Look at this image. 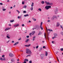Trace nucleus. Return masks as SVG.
Masks as SVG:
<instances>
[{"label": "nucleus", "mask_w": 63, "mask_h": 63, "mask_svg": "<svg viewBox=\"0 0 63 63\" xmlns=\"http://www.w3.org/2000/svg\"><path fill=\"white\" fill-rule=\"evenodd\" d=\"M26 52L27 53H28V54H29V53L30 54H31L32 53L31 52V50H30L29 49H26Z\"/></svg>", "instance_id": "nucleus-1"}, {"label": "nucleus", "mask_w": 63, "mask_h": 63, "mask_svg": "<svg viewBox=\"0 0 63 63\" xmlns=\"http://www.w3.org/2000/svg\"><path fill=\"white\" fill-rule=\"evenodd\" d=\"M45 3L47 4V5H52V3H50L49 2H47L46 1H45Z\"/></svg>", "instance_id": "nucleus-2"}, {"label": "nucleus", "mask_w": 63, "mask_h": 63, "mask_svg": "<svg viewBox=\"0 0 63 63\" xmlns=\"http://www.w3.org/2000/svg\"><path fill=\"white\" fill-rule=\"evenodd\" d=\"M51 8V6H47L45 7V8L47 9V10H48L49 8Z\"/></svg>", "instance_id": "nucleus-3"}, {"label": "nucleus", "mask_w": 63, "mask_h": 63, "mask_svg": "<svg viewBox=\"0 0 63 63\" xmlns=\"http://www.w3.org/2000/svg\"><path fill=\"white\" fill-rule=\"evenodd\" d=\"M40 28V27L38 25H36V27L35 28V29H37V30H39Z\"/></svg>", "instance_id": "nucleus-4"}, {"label": "nucleus", "mask_w": 63, "mask_h": 63, "mask_svg": "<svg viewBox=\"0 0 63 63\" xmlns=\"http://www.w3.org/2000/svg\"><path fill=\"white\" fill-rule=\"evenodd\" d=\"M0 60H1V61H5V58L4 57H3V58L2 59V58H0Z\"/></svg>", "instance_id": "nucleus-5"}, {"label": "nucleus", "mask_w": 63, "mask_h": 63, "mask_svg": "<svg viewBox=\"0 0 63 63\" xmlns=\"http://www.w3.org/2000/svg\"><path fill=\"white\" fill-rule=\"evenodd\" d=\"M9 55L10 57H13L14 56V55L13 54L11 53H10Z\"/></svg>", "instance_id": "nucleus-6"}, {"label": "nucleus", "mask_w": 63, "mask_h": 63, "mask_svg": "<svg viewBox=\"0 0 63 63\" xmlns=\"http://www.w3.org/2000/svg\"><path fill=\"white\" fill-rule=\"evenodd\" d=\"M19 24H17L16 25H14V27H17V26H19Z\"/></svg>", "instance_id": "nucleus-7"}, {"label": "nucleus", "mask_w": 63, "mask_h": 63, "mask_svg": "<svg viewBox=\"0 0 63 63\" xmlns=\"http://www.w3.org/2000/svg\"><path fill=\"white\" fill-rule=\"evenodd\" d=\"M10 37V35H9V34H7L6 36L7 38H8V39H10V37Z\"/></svg>", "instance_id": "nucleus-8"}, {"label": "nucleus", "mask_w": 63, "mask_h": 63, "mask_svg": "<svg viewBox=\"0 0 63 63\" xmlns=\"http://www.w3.org/2000/svg\"><path fill=\"white\" fill-rule=\"evenodd\" d=\"M58 12V10L57 9H56V10H55V14H56Z\"/></svg>", "instance_id": "nucleus-9"}, {"label": "nucleus", "mask_w": 63, "mask_h": 63, "mask_svg": "<svg viewBox=\"0 0 63 63\" xmlns=\"http://www.w3.org/2000/svg\"><path fill=\"white\" fill-rule=\"evenodd\" d=\"M60 25V24H59V22H57L56 25V26H57H57H59Z\"/></svg>", "instance_id": "nucleus-10"}, {"label": "nucleus", "mask_w": 63, "mask_h": 63, "mask_svg": "<svg viewBox=\"0 0 63 63\" xmlns=\"http://www.w3.org/2000/svg\"><path fill=\"white\" fill-rule=\"evenodd\" d=\"M30 46H31V44H30L28 45H25V46L26 47H30Z\"/></svg>", "instance_id": "nucleus-11"}, {"label": "nucleus", "mask_w": 63, "mask_h": 63, "mask_svg": "<svg viewBox=\"0 0 63 63\" xmlns=\"http://www.w3.org/2000/svg\"><path fill=\"white\" fill-rule=\"evenodd\" d=\"M11 28H6L5 29V31H7V30H9V29H11Z\"/></svg>", "instance_id": "nucleus-12"}, {"label": "nucleus", "mask_w": 63, "mask_h": 63, "mask_svg": "<svg viewBox=\"0 0 63 63\" xmlns=\"http://www.w3.org/2000/svg\"><path fill=\"white\" fill-rule=\"evenodd\" d=\"M35 33V31H33L32 32V35H34Z\"/></svg>", "instance_id": "nucleus-13"}, {"label": "nucleus", "mask_w": 63, "mask_h": 63, "mask_svg": "<svg viewBox=\"0 0 63 63\" xmlns=\"http://www.w3.org/2000/svg\"><path fill=\"white\" fill-rule=\"evenodd\" d=\"M52 18H53V19H54V18H57V16H53Z\"/></svg>", "instance_id": "nucleus-14"}, {"label": "nucleus", "mask_w": 63, "mask_h": 63, "mask_svg": "<svg viewBox=\"0 0 63 63\" xmlns=\"http://www.w3.org/2000/svg\"><path fill=\"white\" fill-rule=\"evenodd\" d=\"M11 62H14L15 61V60L14 59H12L11 60Z\"/></svg>", "instance_id": "nucleus-15"}, {"label": "nucleus", "mask_w": 63, "mask_h": 63, "mask_svg": "<svg viewBox=\"0 0 63 63\" xmlns=\"http://www.w3.org/2000/svg\"><path fill=\"white\" fill-rule=\"evenodd\" d=\"M42 24H43V22H42L41 23V25L40 26V28H41V27H42Z\"/></svg>", "instance_id": "nucleus-16"}, {"label": "nucleus", "mask_w": 63, "mask_h": 63, "mask_svg": "<svg viewBox=\"0 0 63 63\" xmlns=\"http://www.w3.org/2000/svg\"><path fill=\"white\" fill-rule=\"evenodd\" d=\"M41 57H44L45 56V55L44 54H41L40 55Z\"/></svg>", "instance_id": "nucleus-17"}, {"label": "nucleus", "mask_w": 63, "mask_h": 63, "mask_svg": "<svg viewBox=\"0 0 63 63\" xmlns=\"http://www.w3.org/2000/svg\"><path fill=\"white\" fill-rule=\"evenodd\" d=\"M45 52H46L45 56H47V54H48V53L47 51H46Z\"/></svg>", "instance_id": "nucleus-18"}, {"label": "nucleus", "mask_w": 63, "mask_h": 63, "mask_svg": "<svg viewBox=\"0 0 63 63\" xmlns=\"http://www.w3.org/2000/svg\"><path fill=\"white\" fill-rule=\"evenodd\" d=\"M36 38V37L34 36L32 38V40L33 41H34L35 40V39Z\"/></svg>", "instance_id": "nucleus-19"}, {"label": "nucleus", "mask_w": 63, "mask_h": 63, "mask_svg": "<svg viewBox=\"0 0 63 63\" xmlns=\"http://www.w3.org/2000/svg\"><path fill=\"white\" fill-rule=\"evenodd\" d=\"M24 61H26L27 62H28V59H25L24 60Z\"/></svg>", "instance_id": "nucleus-20"}, {"label": "nucleus", "mask_w": 63, "mask_h": 63, "mask_svg": "<svg viewBox=\"0 0 63 63\" xmlns=\"http://www.w3.org/2000/svg\"><path fill=\"white\" fill-rule=\"evenodd\" d=\"M29 39H27L25 41L26 43H27V42H28V41H29Z\"/></svg>", "instance_id": "nucleus-21"}, {"label": "nucleus", "mask_w": 63, "mask_h": 63, "mask_svg": "<svg viewBox=\"0 0 63 63\" xmlns=\"http://www.w3.org/2000/svg\"><path fill=\"white\" fill-rule=\"evenodd\" d=\"M54 36H57V35H58L57 34V33H54Z\"/></svg>", "instance_id": "nucleus-22"}, {"label": "nucleus", "mask_w": 63, "mask_h": 63, "mask_svg": "<svg viewBox=\"0 0 63 63\" xmlns=\"http://www.w3.org/2000/svg\"><path fill=\"white\" fill-rule=\"evenodd\" d=\"M48 30L49 31H52V32L53 31L52 30H50V29H48Z\"/></svg>", "instance_id": "nucleus-23"}, {"label": "nucleus", "mask_w": 63, "mask_h": 63, "mask_svg": "<svg viewBox=\"0 0 63 63\" xmlns=\"http://www.w3.org/2000/svg\"><path fill=\"white\" fill-rule=\"evenodd\" d=\"M29 16V15L28 14H26V15H24V16L25 17L27 16Z\"/></svg>", "instance_id": "nucleus-24"}, {"label": "nucleus", "mask_w": 63, "mask_h": 63, "mask_svg": "<svg viewBox=\"0 0 63 63\" xmlns=\"http://www.w3.org/2000/svg\"><path fill=\"white\" fill-rule=\"evenodd\" d=\"M26 7H27V6H26V5H25L24 6L23 8L26 9Z\"/></svg>", "instance_id": "nucleus-25"}, {"label": "nucleus", "mask_w": 63, "mask_h": 63, "mask_svg": "<svg viewBox=\"0 0 63 63\" xmlns=\"http://www.w3.org/2000/svg\"><path fill=\"white\" fill-rule=\"evenodd\" d=\"M42 33L41 32H40L39 33H38V35H41V34H42Z\"/></svg>", "instance_id": "nucleus-26"}, {"label": "nucleus", "mask_w": 63, "mask_h": 63, "mask_svg": "<svg viewBox=\"0 0 63 63\" xmlns=\"http://www.w3.org/2000/svg\"><path fill=\"white\" fill-rule=\"evenodd\" d=\"M14 21V20H11L10 22H13Z\"/></svg>", "instance_id": "nucleus-27"}, {"label": "nucleus", "mask_w": 63, "mask_h": 63, "mask_svg": "<svg viewBox=\"0 0 63 63\" xmlns=\"http://www.w3.org/2000/svg\"><path fill=\"white\" fill-rule=\"evenodd\" d=\"M32 19H33V20H34V21H36V19H34V17L32 18Z\"/></svg>", "instance_id": "nucleus-28"}, {"label": "nucleus", "mask_w": 63, "mask_h": 63, "mask_svg": "<svg viewBox=\"0 0 63 63\" xmlns=\"http://www.w3.org/2000/svg\"><path fill=\"white\" fill-rule=\"evenodd\" d=\"M30 10H31V11H33V7H32L30 9Z\"/></svg>", "instance_id": "nucleus-29"}, {"label": "nucleus", "mask_w": 63, "mask_h": 63, "mask_svg": "<svg viewBox=\"0 0 63 63\" xmlns=\"http://www.w3.org/2000/svg\"><path fill=\"white\" fill-rule=\"evenodd\" d=\"M33 6H34V3L32 2V4L31 5V6L32 7H33Z\"/></svg>", "instance_id": "nucleus-30"}, {"label": "nucleus", "mask_w": 63, "mask_h": 63, "mask_svg": "<svg viewBox=\"0 0 63 63\" xmlns=\"http://www.w3.org/2000/svg\"><path fill=\"white\" fill-rule=\"evenodd\" d=\"M41 3L42 4H44L45 3V2H44V1H42V2H41Z\"/></svg>", "instance_id": "nucleus-31"}, {"label": "nucleus", "mask_w": 63, "mask_h": 63, "mask_svg": "<svg viewBox=\"0 0 63 63\" xmlns=\"http://www.w3.org/2000/svg\"><path fill=\"white\" fill-rule=\"evenodd\" d=\"M61 35H62L63 36V32H61Z\"/></svg>", "instance_id": "nucleus-32"}, {"label": "nucleus", "mask_w": 63, "mask_h": 63, "mask_svg": "<svg viewBox=\"0 0 63 63\" xmlns=\"http://www.w3.org/2000/svg\"><path fill=\"white\" fill-rule=\"evenodd\" d=\"M38 10L40 11V12H41L42 11V9L41 8H39L38 9Z\"/></svg>", "instance_id": "nucleus-33"}, {"label": "nucleus", "mask_w": 63, "mask_h": 63, "mask_svg": "<svg viewBox=\"0 0 63 63\" xmlns=\"http://www.w3.org/2000/svg\"><path fill=\"white\" fill-rule=\"evenodd\" d=\"M16 11H17V12H18V14H19V13H20V12L19 11H18V10H16Z\"/></svg>", "instance_id": "nucleus-34"}, {"label": "nucleus", "mask_w": 63, "mask_h": 63, "mask_svg": "<svg viewBox=\"0 0 63 63\" xmlns=\"http://www.w3.org/2000/svg\"><path fill=\"white\" fill-rule=\"evenodd\" d=\"M44 36H45V37L46 39V33H44Z\"/></svg>", "instance_id": "nucleus-35"}, {"label": "nucleus", "mask_w": 63, "mask_h": 63, "mask_svg": "<svg viewBox=\"0 0 63 63\" xmlns=\"http://www.w3.org/2000/svg\"><path fill=\"white\" fill-rule=\"evenodd\" d=\"M22 4L23 5H24V1H22Z\"/></svg>", "instance_id": "nucleus-36"}, {"label": "nucleus", "mask_w": 63, "mask_h": 63, "mask_svg": "<svg viewBox=\"0 0 63 63\" xmlns=\"http://www.w3.org/2000/svg\"><path fill=\"white\" fill-rule=\"evenodd\" d=\"M2 10H3V11H6V9H2Z\"/></svg>", "instance_id": "nucleus-37"}, {"label": "nucleus", "mask_w": 63, "mask_h": 63, "mask_svg": "<svg viewBox=\"0 0 63 63\" xmlns=\"http://www.w3.org/2000/svg\"><path fill=\"white\" fill-rule=\"evenodd\" d=\"M23 13H26V11H24Z\"/></svg>", "instance_id": "nucleus-38"}, {"label": "nucleus", "mask_w": 63, "mask_h": 63, "mask_svg": "<svg viewBox=\"0 0 63 63\" xmlns=\"http://www.w3.org/2000/svg\"><path fill=\"white\" fill-rule=\"evenodd\" d=\"M28 56H31V55H28L26 56V57H28Z\"/></svg>", "instance_id": "nucleus-39"}, {"label": "nucleus", "mask_w": 63, "mask_h": 63, "mask_svg": "<svg viewBox=\"0 0 63 63\" xmlns=\"http://www.w3.org/2000/svg\"><path fill=\"white\" fill-rule=\"evenodd\" d=\"M39 47V46H37L36 47V48H38Z\"/></svg>", "instance_id": "nucleus-40"}, {"label": "nucleus", "mask_w": 63, "mask_h": 63, "mask_svg": "<svg viewBox=\"0 0 63 63\" xmlns=\"http://www.w3.org/2000/svg\"><path fill=\"white\" fill-rule=\"evenodd\" d=\"M61 51H63V48L61 49Z\"/></svg>", "instance_id": "nucleus-41"}, {"label": "nucleus", "mask_w": 63, "mask_h": 63, "mask_svg": "<svg viewBox=\"0 0 63 63\" xmlns=\"http://www.w3.org/2000/svg\"><path fill=\"white\" fill-rule=\"evenodd\" d=\"M21 38H20L19 39H18V41H19V40H21Z\"/></svg>", "instance_id": "nucleus-42"}, {"label": "nucleus", "mask_w": 63, "mask_h": 63, "mask_svg": "<svg viewBox=\"0 0 63 63\" xmlns=\"http://www.w3.org/2000/svg\"><path fill=\"white\" fill-rule=\"evenodd\" d=\"M29 63H32V61H29Z\"/></svg>", "instance_id": "nucleus-43"}, {"label": "nucleus", "mask_w": 63, "mask_h": 63, "mask_svg": "<svg viewBox=\"0 0 63 63\" xmlns=\"http://www.w3.org/2000/svg\"><path fill=\"white\" fill-rule=\"evenodd\" d=\"M3 5V3H0V5Z\"/></svg>", "instance_id": "nucleus-44"}, {"label": "nucleus", "mask_w": 63, "mask_h": 63, "mask_svg": "<svg viewBox=\"0 0 63 63\" xmlns=\"http://www.w3.org/2000/svg\"><path fill=\"white\" fill-rule=\"evenodd\" d=\"M16 43H15L14 44V46H16Z\"/></svg>", "instance_id": "nucleus-45"}, {"label": "nucleus", "mask_w": 63, "mask_h": 63, "mask_svg": "<svg viewBox=\"0 0 63 63\" xmlns=\"http://www.w3.org/2000/svg\"><path fill=\"white\" fill-rule=\"evenodd\" d=\"M41 58L42 59H44V57H41Z\"/></svg>", "instance_id": "nucleus-46"}, {"label": "nucleus", "mask_w": 63, "mask_h": 63, "mask_svg": "<svg viewBox=\"0 0 63 63\" xmlns=\"http://www.w3.org/2000/svg\"><path fill=\"white\" fill-rule=\"evenodd\" d=\"M42 49H43V48H42V47L40 48V50H42Z\"/></svg>", "instance_id": "nucleus-47"}, {"label": "nucleus", "mask_w": 63, "mask_h": 63, "mask_svg": "<svg viewBox=\"0 0 63 63\" xmlns=\"http://www.w3.org/2000/svg\"><path fill=\"white\" fill-rule=\"evenodd\" d=\"M23 63H26V61H24V62Z\"/></svg>", "instance_id": "nucleus-48"}, {"label": "nucleus", "mask_w": 63, "mask_h": 63, "mask_svg": "<svg viewBox=\"0 0 63 63\" xmlns=\"http://www.w3.org/2000/svg\"><path fill=\"white\" fill-rule=\"evenodd\" d=\"M60 27H61V28H63V27L61 25Z\"/></svg>", "instance_id": "nucleus-49"}, {"label": "nucleus", "mask_w": 63, "mask_h": 63, "mask_svg": "<svg viewBox=\"0 0 63 63\" xmlns=\"http://www.w3.org/2000/svg\"><path fill=\"white\" fill-rule=\"evenodd\" d=\"M22 26H24V24H22Z\"/></svg>", "instance_id": "nucleus-50"}, {"label": "nucleus", "mask_w": 63, "mask_h": 63, "mask_svg": "<svg viewBox=\"0 0 63 63\" xmlns=\"http://www.w3.org/2000/svg\"><path fill=\"white\" fill-rule=\"evenodd\" d=\"M27 38H28L29 37V36H26Z\"/></svg>", "instance_id": "nucleus-51"}, {"label": "nucleus", "mask_w": 63, "mask_h": 63, "mask_svg": "<svg viewBox=\"0 0 63 63\" xmlns=\"http://www.w3.org/2000/svg\"><path fill=\"white\" fill-rule=\"evenodd\" d=\"M45 47H46V46H44L43 47V48H45Z\"/></svg>", "instance_id": "nucleus-52"}, {"label": "nucleus", "mask_w": 63, "mask_h": 63, "mask_svg": "<svg viewBox=\"0 0 63 63\" xmlns=\"http://www.w3.org/2000/svg\"><path fill=\"white\" fill-rule=\"evenodd\" d=\"M54 41H52V44H54Z\"/></svg>", "instance_id": "nucleus-53"}, {"label": "nucleus", "mask_w": 63, "mask_h": 63, "mask_svg": "<svg viewBox=\"0 0 63 63\" xmlns=\"http://www.w3.org/2000/svg\"><path fill=\"white\" fill-rule=\"evenodd\" d=\"M4 56H5V55H3L2 56V57H4Z\"/></svg>", "instance_id": "nucleus-54"}, {"label": "nucleus", "mask_w": 63, "mask_h": 63, "mask_svg": "<svg viewBox=\"0 0 63 63\" xmlns=\"http://www.w3.org/2000/svg\"><path fill=\"white\" fill-rule=\"evenodd\" d=\"M47 22H50V20H47Z\"/></svg>", "instance_id": "nucleus-55"}, {"label": "nucleus", "mask_w": 63, "mask_h": 63, "mask_svg": "<svg viewBox=\"0 0 63 63\" xmlns=\"http://www.w3.org/2000/svg\"><path fill=\"white\" fill-rule=\"evenodd\" d=\"M1 47H0V53L1 52Z\"/></svg>", "instance_id": "nucleus-56"}, {"label": "nucleus", "mask_w": 63, "mask_h": 63, "mask_svg": "<svg viewBox=\"0 0 63 63\" xmlns=\"http://www.w3.org/2000/svg\"><path fill=\"white\" fill-rule=\"evenodd\" d=\"M41 29H42V30H43V27H42L41 28Z\"/></svg>", "instance_id": "nucleus-57"}, {"label": "nucleus", "mask_w": 63, "mask_h": 63, "mask_svg": "<svg viewBox=\"0 0 63 63\" xmlns=\"http://www.w3.org/2000/svg\"><path fill=\"white\" fill-rule=\"evenodd\" d=\"M29 23H30V22H31V21H29Z\"/></svg>", "instance_id": "nucleus-58"}, {"label": "nucleus", "mask_w": 63, "mask_h": 63, "mask_svg": "<svg viewBox=\"0 0 63 63\" xmlns=\"http://www.w3.org/2000/svg\"><path fill=\"white\" fill-rule=\"evenodd\" d=\"M9 41H10V40H9L8 41H7V43H8L9 42Z\"/></svg>", "instance_id": "nucleus-59"}, {"label": "nucleus", "mask_w": 63, "mask_h": 63, "mask_svg": "<svg viewBox=\"0 0 63 63\" xmlns=\"http://www.w3.org/2000/svg\"><path fill=\"white\" fill-rule=\"evenodd\" d=\"M12 43H14V41H12Z\"/></svg>", "instance_id": "nucleus-60"}, {"label": "nucleus", "mask_w": 63, "mask_h": 63, "mask_svg": "<svg viewBox=\"0 0 63 63\" xmlns=\"http://www.w3.org/2000/svg\"><path fill=\"white\" fill-rule=\"evenodd\" d=\"M54 37H53L52 38V39H54Z\"/></svg>", "instance_id": "nucleus-61"}, {"label": "nucleus", "mask_w": 63, "mask_h": 63, "mask_svg": "<svg viewBox=\"0 0 63 63\" xmlns=\"http://www.w3.org/2000/svg\"><path fill=\"white\" fill-rule=\"evenodd\" d=\"M47 38L48 39V38H49V37H48V36H47Z\"/></svg>", "instance_id": "nucleus-62"}, {"label": "nucleus", "mask_w": 63, "mask_h": 63, "mask_svg": "<svg viewBox=\"0 0 63 63\" xmlns=\"http://www.w3.org/2000/svg\"><path fill=\"white\" fill-rule=\"evenodd\" d=\"M10 9H13V7H11L10 8Z\"/></svg>", "instance_id": "nucleus-63"}, {"label": "nucleus", "mask_w": 63, "mask_h": 63, "mask_svg": "<svg viewBox=\"0 0 63 63\" xmlns=\"http://www.w3.org/2000/svg\"><path fill=\"white\" fill-rule=\"evenodd\" d=\"M16 43V44H18V42H17Z\"/></svg>", "instance_id": "nucleus-64"}]
</instances>
